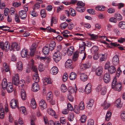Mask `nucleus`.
<instances>
[{"instance_id": "62", "label": "nucleus", "mask_w": 125, "mask_h": 125, "mask_svg": "<svg viewBox=\"0 0 125 125\" xmlns=\"http://www.w3.org/2000/svg\"><path fill=\"white\" fill-rule=\"evenodd\" d=\"M0 110L1 113H0V118L1 119H3L4 117V109L2 108H1Z\"/></svg>"}, {"instance_id": "38", "label": "nucleus", "mask_w": 125, "mask_h": 125, "mask_svg": "<svg viewBox=\"0 0 125 125\" xmlns=\"http://www.w3.org/2000/svg\"><path fill=\"white\" fill-rule=\"evenodd\" d=\"M110 105V104L106 101H105L104 103L101 104V106L104 107V109L105 110L107 109Z\"/></svg>"}, {"instance_id": "11", "label": "nucleus", "mask_w": 125, "mask_h": 125, "mask_svg": "<svg viewBox=\"0 0 125 125\" xmlns=\"http://www.w3.org/2000/svg\"><path fill=\"white\" fill-rule=\"evenodd\" d=\"M39 105L42 110H43L47 107V104L45 101L43 100H42L40 101Z\"/></svg>"}, {"instance_id": "64", "label": "nucleus", "mask_w": 125, "mask_h": 125, "mask_svg": "<svg viewBox=\"0 0 125 125\" xmlns=\"http://www.w3.org/2000/svg\"><path fill=\"white\" fill-rule=\"evenodd\" d=\"M15 10L14 8L11 7L9 10V12L10 14L11 15H13L14 14V13L15 12Z\"/></svg>"}, {"instance_id": "49", "label": "nucleus", "mask_w": 125, "mask_h": 125, "mask_svg": "<svg viewBox=\"0 0 125 125\" xmlns=\"http://www.w3.org/2000/svg\"><path fill=\"white\" fill-rule=\"evenodd\" d=\"M57 22V19L56 18L52 17L51 19V26H52V24H56Z\"/></svg>"}, {"instance_id": "30", "label": "nucleus", "mask_w": 125, "mask_h": 125, "mask_svg": "<svg viewBox=\"0 0 125 125\" xmlns=\"http://www.w3.org/2000/svg\"><path fill=\"white\" fill-rule=\"evenodd\" d=\"M56 43L54 41H51L49 45V48L51 51H52L55 48Z\"/></svg>"}, {"instance_id": "19", "label": "nucleus", "mask_w": 125, "mask_h": 125, "mask_svg": "<svg viewBox=\"0 0 125 125\" xmlns=\"http://www.w3.org/2000/svg\"><path fill=\"white\" fill-rule=\"evenodd\" d=\"M91 90V84L88 83L86 86L85 89V93L87 94L89 93Z\"/></svg>"}, {"instance_id": "33", "label": "nucleus", "mask_w": 125, "mask_h": 125, "mask_svg": "<svg viewBox=\"0 0 125 125\" xmlns=\"http://www.w3.org/2000/svg\"><path fill=\"white\" fill-rule=\"evenodd\" d=\"M21 98L23 100H25L26 98V95L25 91L23 89L21 90Z\"/></svg>"}, {"instance_id": "5", "label": "nucleus", "mask_w": 125, "mask_h": 125, "mask_svg": "<svg viewBox=\"0 0 125 125\" xmlns=\"http://www.w3.org/2000/svg\"><path fill=\"white\" fill-rule=\"evenodd\" d=\"M20 46L16 42L13 43L11 46H10V50H13L14 51H19L20 49Z\"/></svg>"}, {"instance_id": "3", "label": "nucleus", "mask_w": 125, "mask_h": 125, "mask_svg": "<svg viewBox=\"0 0 125 125\" xmlns=\"http://www.w3.org/2000/svg\"><path fill=\"white\" fill-rule=\"evenodd\" d=\"M10 107L12 109L19 108L18 100L15 99H12L10 102Z\"/></svg>"}, {"instance_id": "60", "label": "nucleus", "mask_w": 125, "mask_h": 125, "mask_svg": "<svg viewBox=\"0 0 125 125\" xmlns=\"http://www.w3.org/2000/svg\"><path fill=\"white\" fill-rule=\"evenodd\" d=\"M84 64H81L80 65V68L81 70L83 71L84 70L87 69V67Z\"/></svg>"}, {"instance_id": "61", "label": "nucleus", "mask_w": 125, "mask_h": 125, "mask_svg": "<svg viewBox=\"0 0 125 125\" xmlns=\"http://www.w3.org/2000/svg\"><path fill=\"white\" fill-rule=\"evenodd\" d=\"M37 46L36 43H33L31 46L30 48L31 51H35Z\"/></svg>"}, {"instance_id": "10", "label": "nucleus", "mask_w": 125, "mask_h": 125, "mask_svg": "<svg viewBox=\"0 0 125 125\" xmlns=\"http://www.w3.org/2000/svg\"><path fill=\"white\" fill-rule=\"evenodd\" d=\"M70 32L67 30H65L63 31L62 34V36L63 37L65 38H69L71 37L73 35H69L68 34H70Z\"/></svg>"}, {"instance_id": "52", "label": "nucleus", "mask_w": 125, "mask_h": 125, "mask_svg": "<svg viewBox=\"0 0 125 125\" xmlns=\"http://www.w3.org/2000/svg\"><path fill=\"white\" fill-rule=\"evenodd\" d=\"M88 34L90 36L91 39L93 40L97 39L98 37L97 35L94 34H91L89 33H88Z\"/></svg>"}, {"instance_id": "15", "label": "nucleus", "mask_w": 125, "mask_h": 125, "mask_svg": "<svg viewBox=\"0 0 125 125\" xmlns=\"http://www.w3.org/2000/svg\"><path fill=\"white\" fill-rule=\"evenodd\" d=\"M103 69L102 67L100 66L98 67L96 70V75L98 76L101 75L103 73Z\"/></svg>"}, {"instance_id": "13", "label": "nucleus", "mask_w": 125, "mask_h": 125, "mask_svg": "<svg viewBox=\"0 0 125 125\" xmlns=\"http://www.w3.org/2000/svg\"><path fill=\"white\" fill-rule=\"evenodd\" d=\"M19 15L20 18L22 19L25 18L27 16L26 12L23 10H21L19 11Z\"/></svg>"}, {"instance_id": "43", "label": "nucleus", "mask_w": 125, "mask_h": 125, "mask_svg": "<svg viewBox=\"0 0 125 125\" xmlns=\"http://www.w3.org/2000/svg\"><path fill=\"white\" fill-rule=\"evenodd\" d=\"M3 66L4 69L6 72H8L9 71V69L7 64L6 62H4L3 64Z\"/></svg>"}, {"instance_id": "27", "label": "nucleus", "mask_w": 125, "mask_h": 125, "mask_svg": "<svg viewBox=\"0 0 125 125\" xmlns=\"http://www.w3.org/2000/svg\"><path fill=\"white\" fill-rule=\"evenodd\" d=\"M49 48L46 46H44L42 49V52L44 55H47L49 53Z\"/></svg>"}, {"instance_id": "31", "label": "nucleus", "mask_w": 125, "mask_h": 125, "mask_svg": "<svg viewBox=\"0 0 125 125\" xmlns=\"http://www.w3.org/2000/svg\"><path fill=\"white\" fill-rule=\"evenodd\" d=\"M80 78L82 81L84 82L87 80V76L85 74L82 73L80 74Z\"/></svg>"}, {"instance_id": "9", "label": "nucleus", "mask_w": 125, "mask_h": 125, "mask_svg": "<svg viewBox=\"0 0 125 125\" xmlns=\"http://www.w3.org/2000/svg\"><path fill=\"white\" fill-rule=\"evenodd\" d=\"M103 80L106 83H108L110 80V76L109 73H106L104 74L103 77Z\"/></svg>"}, {"instance_id": "17", "label": "nucleus", "mask_w": 125, "mask_h": 125, "mask_svg": "<svg viewBox=\"0 0 125 125\" xmlns=\"http://www.w3.org/2000/svg\"><path fill=\"white\" fill-rule=\"evenodd\" d=\"M25 84L24 81L23 80H21L18 83L17 86H18L19 89L21 90L23 89V87Z\"/></svg>"}, {"instance_id": "44", "label": "nucleus", "mask_w": 125, "mask_h": 125, "mask_svg": "<svg viewBox=\"0 0 125 125\" xmlns=\"http://www.w3.org/2000/svg\"><path fill=\"white\" fill-rule=\"evenodd\" d=\"M80 109L79 107L77 105H76L74 106V108L73 110L74 112L77 114H78L80 113Z\"/></svg>"}, {"instance_id": "50", "label": "nucleus", "mask_w": 125, "mask_h": 125, "mask_svg": "<svg viewBox=\"0 0 125 125\" xmlns=\"http://www.w3.org/2000/svg\"><path fill=\"white\" fill-rule=\"evenodd\" d=\"M61 91L63 93L65 92L67 90V88L64 84H63L61 85Z\"/></svg>"}, {"instance_id": "53", "label": "nucleus", "mask_w": 125, "mask_h": 125, "mask_svg": "<svg viewBox=\"0 0 125 125\" xmlns=\"http://www.w3.org/2000/svg\"><path fill=\"white\" fill-rule=\"evenodd\" d=\"M80 109L81 110H83L85 108V106L83 102L82 101L80 103L79 107Z\"/></svg>"}, {"instance_id": "58", "label": "nucleus", "mask_w": 125, "mask_h": 125, "mask_svg": "<svg viewBox=\"0 0 125 125\" xmlns=\"http://www.w3.org/2000/svg\"><path fill=\"white\" fill-rule=\"evenodd\" d=\"M116 84H117L116 82V78L115 77L112 82V88H114Z\"/></svg>"}, {"instance_id": "45", "label": "nucleus", "mask_w": 125, "mask_h": 125, "mask_svg": "<svg viewBox=\"0 0 125 125\" xmlns=\"http://www.w3.org/2000/svg\"><path fill=\"white\" fill-rule=\"evenodd\" d=\"M70 11L71 15L73 16H75L76 15L75 10L72 8H71L69 10Z\"/></svg>"}, {"instance_id": "16", "label": "nucleus", "mask_w": 125, "mask_h": 125, "mask_svg": "<svg viewBox=\"0 0 125 125\" xmlns=\"http://www.w3.org/2000/svg\"><path fill=\"white\" fill-rule=\"evenodd\" d=\"M58 72L57 68L55 66L53 67L50 70V72L51 74L53 75H56Z\"/></svg>"}, {"instance_id": "32", "label": "nucleus", "mask_w": 125, "mask_h": 125, "mask_svg": "<svg viewBox=\"0 0 125 125\" xmlns=\"http://www.w3.org/2000/svg\"><path fill=\"white\" fill-rule=\"evenodd\" d=\"M94 101L92 99L90 100L87 103L86 107L88 108H91L93 105Z\"/></svg>"}, {"instance_id": "22", "label": "nucleus", "mask_w": 125, "mask_h": 125, "mask_svg": "<svg viewBox=\"0 0 125 125\" xmlns=\"http://www.w3.org/2000/svg\"><path fill=\"white\" fill-rule=\"evenodd\" d=\"M8 92L10 93L12 92L13 90V88L11 83H9L7 87L6 88Z\"/></svg>"}, {"instance_id": "1", "label": "nucleus", "mask_w": 125, "mask_h": 125, "mask_svg": "<svg viewBox=\"0 0 125 125\" xmlns=\"http://www.w3.org/2000/svg\"><path fill=\"white\" fill-rule=\"evenodd\" d=\"M10 44L8 42H5L4 43L3 42H0V48L5 52L10 50Z\"/></svg>"}, {"instance_id": "48", "label": "nucleus", "mask_w": 125, "mask_h": 125, "mask_svg": "<svg viewBox=\"0 0 125 125\" xmlns=\"http://www.w3.org/2000/svg\"><path fill=\"white\" fill-rule=\"evenodd\" d=\"M76 10L80 12H83L85 10V9L84 8L77 7L76 8Z\"/></svg>"}, {"instance_id": "41", "label": "nucleus", "mask_w": 125, "mask_h": 125, "mask_svg": "<svg viewBox=\"0 0 125 125\" xmlns=\"http://www.w3.org/2000/svg\"><path fill=\"white\" fill-rule=\"evenodd\" d=\"M31 105L33 109H35L36 107V104L35 100L34 99H32L31 101Z\"/></svg>"}, {"instance_id": "4", "label": "nucleus", "mask_w": 125, "mask_h": 125, "mask_svg": "<svg viewBox=\"0 0 125 125\" xmlns=\"http://www.w3.org/2000/svg\"><path fill=\"white\" fill-rule=\"evenodd\" d=\"M74 50V48L73 46H71L66 49V50L64 51L65 54H67L69 56H71L73 53Z\"/></svg>"}, {"instance_id": "18", "label": "nucleus", "mask_w": 125, "mask_h": 125, "mask_svg": "<svg viewBox=\"0 0 125 125\" xmlns=\"http://www.w3.org/2000/svg\"><path fill=\"white\" fill-rule=\"evenodd\" d=\"M43 82L44 85H46L48 84H51L52 83V81L49 77L46 78L43 80Z\"/></svg>"}, {"instance_id": "42", "label": "nucleus", "mask_w": 125, "mask_h": 125, "mask_svg": "<svg viewBox=\"0 0 125 125\" xmlns=\"http://www.w3.org/2000/svg\"><path fill=\"white\" fill-rule=\"evenodd\" d=\"M112 113L110 111H108L106 114L105 119L106 121H109L111 118Z\"/></svg>"}, {"instance_id": "24", "label": "nucleus", "mask_w": 125, "mask_h": 125, "mask_svg": "<svg viewBox=\"0 0 125 125\" xmlns=\"http://www.w3.org/2000/svg\"><path fill=\"white\" fill-rule=\"evenodd\" d=\"M79 55V52L78 51H76L73 56L72 59L73 61L75 62L77 61Z\"/></svg>"}, {"instance_id": "7", "label": "nucleus", "mask_w": 125, "mask_h": 125, "mask_svg": "<svg viewBox=\"0 0 125 125\" xmlns=\"http://www.w3.org/2000/svg\"><path fill=\"white\" fill-rule=\"evenodd\" d=\"M85 46L86 44L84 42H82L81 44H80L79 49V52L81 53L85 52Z\"/></svg>"}, {"instance_id": "28", "label": "nucleus", "mask_w": 125, "mask_h": 125, "mask_svg": "<svg viewBox=\"0 0 125 125\" xmlns=\"http://www.w3.org/2000/svg\"><path fill=\"white\" fill-rule=\"evenodd\" d=\"M100 60L101 62H102L106 60L107 59V57L105 56V53H100L99 54Z\"/></svg>"}, {"instance_id": "56", "label": "nucleus", "mask_w": 125, "mask_h": 125, "mask_svg": "<svg viewBox=\"0 0 125 125\" xmlns=\"http://www.w3.org/2000/svg\"><path fill=\"white\" fill-rule=\"evenodd\" d=\"M77 5L78 7H82L85 5V4L81 1H79L77 3Z\"/></svg>"}, {"instance_id": "35", "label": "nucleus", "mask_w": 125, "mask_h": 125, "mask_svg": "<svg viewBox=\"0 0 125 125\" xmlns=\"http://www.w3.org/2000/svg\"><path fill=\"white\" fill-rule=\"evenodd\" d=\"M115 105L118 108H120L122 106V104L121 103V99H117L115 102Z\"/></svg>"}, {"instance_id": "23", "label": "nucleus", "mask_w": 125, "mask_h": 125, "mask_svg": "<svg viewBox=\"0 0 125 125\" xmlns=\"http://www.w3.org/2000/svg\"><path fill=\"white\" fill-rule=\"evenodd\" d=\"M77 90V89L76 85H75V87L74 88H73L72 87L70 86L68 88L69 92V93L71 94L74 93H76Z\"/></svg>"}, {"instance_id": "14", "label": "nucleus", "mask_w": 125, "mask_h": 125, "mask_svg": "<svg viewBox=\"0 0 125 125\" xmlns=\"http://www.w3.org/2000/svg\"><path fill=\"white\" fill-rule=\"evenodd\" d=\"M77 74L74 72L71 73L69 75V78L70 80L73 81L75 80L77 77Z\"/></svg>"}, {"instance_id": "57", "label": "nucleus", "mask_w": 125, "mask_h": 125, "mask_svg": "<svg viewBox=\"0 0 125 125\" xmlns=\"http://www.w3.org/2000/svg\"><path fill=\"white\" fill-rule=\"evenodd\" d=\"M120 117L122 120L125 121V111H122L121 113Z\"/></svg>"}, {"instance_id": "47", "label": "nucleus", "mask_w": 125, "mask_h": 125, "mask_svg": "<svg viewBox=\"0 0 125 125\" xmlns=\"http://www.w3.org/2000/svg\"><path fill=\"white\" fill-rule=\"evenodd\" d=\"M98 50V47L97 46H95L92 47L91 49V51L92 52H97Z\"/></svg>"}, {"instance_id": "12", "label": "nucleus", "mask_w": 125, "mask_h": 125, "mask_svg": "<svg viewBox=\"0 0 125 125\" xmlns=\"http://www.w3.org/2000/svg\"><path fill=\"white\" fill-rule=\"evenodd\" d=\"M40 88V87L39 85L37 83H34L33 84L32 90L34 92H36L39 90Z\"/></svg>"}, {"instance_id": "40", "label": "nucleus", "mask_w": 125, "mask_h": 125, "mask_svg": "<svg viewBox=\"0 0 125 125\" xmlns=\"http://www.w3.org/2000/svg\"><path fill=\"white\" fill-rule=\"evenodd\" d=\"M68 26V24L65 22L61 23L60 25V28L62 29H65Z\"/></svg>"}, {"instance_id": "2", "label": "nucleus", "mask_w": 125, "mask_h": 125, "mask_svg": "<svg viewBox=\"0 0 125 125\" xmlns=\"http://www.w3.org/2000/svg\"><path fill=\"white\" fill-rule=\"evenodd\" d=\"M62 55L61 53L57 51L55 52L53 55V58L54 60L56 62L59 61L62 58Z\"/></svg>"}, {"instance_id": "6", "label": "nucleus", "mask_w": 125, "mask_h": 125, "mask_svg": "<svg viewBox=\"0 0 125 125\" xmlns=\"http://www.w3.org/2000/svg\"><path fill=\"white\" fill-rule=\"evenodd\" d=\"M19 81V75L18 73H17L14 76H13L12 77V83L13 84L17 86L18 83Z\"/></svg>"}, {"instance_id": "36", "label": "nucleus", "mask_w": 125, "mask_h": 125, "mask_svg": "<svg viewBox=\"0 0 125 125\" xmlns=\"http://www.w3.org/2000/svg\"><path fill=\"white\" fill-rule=\"evenodd\" d=\"M95 9L98 11H103L105 10V7L103 6H97L95 7Z\"/></svg>"}, {"instance_id": "39", "label": "nucleus", "mask_w": 125, "mask_h": 125, "mask_svg": "<svg viewBox=\"0 0 125 125\" xmlns=\"http://www.w3.org/2000/svg\"><path fill=\"white\" fill-rule=\"evenodd\" d=\"M47 112L49 115L52 116H54L56 115L55 112L52 109L50 108L48 109Z\"/></svg>"}, {"instance_id": "46", "label": "nucleus", "mask_w": 125, "mask_h": 125, "mask_svg": "<svg viewBox=\"0 0 125 125\" xmlns=\"http://www.w3.org/2000/svg\"><path fill=\"white\" fill-rule=\"evenodd\" d=\"M115 16L116 20H117L118 21H120L122 19V16L119 13L115 14Z\"/></svg>"}, {"instance_id": "26", "label": "nucleus", "mask_w": 125, "mask_h": 125, "mask_svg": "<svg viewBox=\"0 0 125 125\" xmlns=\"http://www.w3.org/2000/svg\"><path fill=\"white\" fill-rule=\"evenodd\" d=\"M28 51L27 49H24L22 50L21 52V56L23 58L26 57L28 54Z\"/></svg>"}, {"instance_id": "37", "label": "nucleus", "mask_w": 125, "mask_h": 125, "mask_svg": "<svg viewBox=\"0 0 125 125\" xmlns=\"http://www.w3.org/2000/svg\"><path fill=\"white\" fill-rule=\"evenodd\" d=\"M118 26L122 29H125V22L122 21L120 22L118 24Z\"/></svg>"}, {"instance_id": "21", "label": "nucleus", "mask_w": 125, "mask_h": 125, "mask_svg": "<svg viewBox=\"0 0 125 125\" xmlns=\"http://www.w3.org/2000/svg\"><path fill=\"white\" fill-rule=\"evenodd\" d=\"M122 85L121 83L120 82L117 83L115 86L114 88H112L114 90H117L118 91H120L122 89Z\"/></svg>"}, {"instance_id": "34", "label": "nucleus", "mask_w": 125, "mask_h": 125, "mask_svg": "<svg viewBox=\"0 0 125 125\" xmlns=\"http://www.w3.org/2000/svg\"><path fill=\"white\" fill-rule=\"evenodd\" d=\"M17 68L18 70L21 71L23 69V65L21 62H17Z\"/></svg>"}, {"instance_id": "25", "label": "nucleus", "mask_w": 125, "mask_h": 125, "mask_svg": "<svg viewBox=\"0 0 125 125\" xmlns=\"http://www.w3.org/2000/svg\"><path fill=\"white\" fill-rule=\"evenodd\" d=\"M108 70L109 72L111 74L115 73L116 70V68L113 65L110 66Z\"/></svg>"}, {"instance_id": "59", "label": "nucleus", "mask_w": 125, "mask_h": 125, "mask_svg": "<svg viewBox=\"0 0 125 125\" xmlns=\"http://www.w3.org/2000/svg\"><path fill=\"white\" fill-rule=\"evenodd\" d=\"M39 71L41 72H42L44 70V65L42 64H41L39 66Z\"/></svg>"}, {"instance_id": "20", "label": "nucleus", "mask_w": 125, "mask_h": 125, "mask_svg": "<svg viewBox=\"0 0 125 125\" xmlns=\"http://www.w3.org/2000/svg\"><path fill=\"white\" fill-rule=\"evenodd\" d=\"M72 61L71 59H68L65 63V66L66 68H71L72 64Z\"/></svg>"}, {"instance_id": "29", "label": "nucleus", "mask_w": 125, "mask_h": 125, "mask_svg": "<svg viewBox=\"0 0 125 125\" xmlns=\"http://www.w3.org/2000/svg\"><path fill=\"white\" fill-rule=\"evenodd\" d=\"M7 79L5 78H4L2 80V88L4 89H6V88L7 86L9 83H7Z\"/></svg>"}, {"instance_id": "51", "label": "nucleus", "mask_w": 125, "mask_h": 125, "mask_svg": "<svg viewBox=\"0 0 125 125\" xmlns=\"http://www.w3.org/2000/svg\"><path fill=\"white\" fill-rule=\"evenodd\" d=\"M86 116L85 115H82L81 117L80 120L81 122L82 123H84L86 121Z\"/></svg>"}, {"instance_id": "54", "label": "nucleus", "mask_w": 125, "mask_h": 125, "mask_svg": "<svg viewBox=\"0 0 125 125\" xmlns=\"http://www.w3.org/2000/svg\"><path fill=\"white\" fill-rule=\"evenodd\" d=\"M74 115L72 113H70L68 117V120L70 121H72L73 120Z\"/></svg>"}, {"instance_id": "8", "label": "nucleus", "mask_w": 125, "mask_h": 125, "mask_svg": "<svg viewBox=\"0 0 125 125\" xmlns=\"http://www.w3.org/2000/svg\"><path fill=\"white\" fill-rule=\"evenodd\" d=\"M112 62L113 65L115 66L118 65L119 63V59L117 55H115L113 58Z\"/></svg>"}, {"instance_id": "63", "label": "nucleus", "mask_w": 125, "mask_h": 125, "mask_svg": "<svg viewBox=\"0 0 125 125\" xmlns=\"http://www.w3.org/2000/svg\"><path fill=\"white\" fill-rule=\"evenodd\" d=\"M94 125V121L93 120L91 119L88 120L87 125Z\"/></svg>"}, {"instance_id": "55", "label": "nucleus", "mask_w": 125, "mask_h": 125, "mask_svg": "<svg viewBox=\"0 0 125 125\" xmlns=\"http://www.w3.org/2000/svg\"><path fill=\"white\" fill-rule=\"evenodd\" d=\"M40 14L41 17L43 18L45 17L46 14L45 12V10L44 9L42 10L41 11Z\"/></svg>"}]
</instances>
